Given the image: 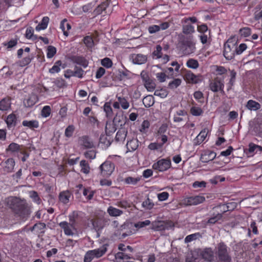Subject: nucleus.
Listing matches in <instances>:
<instances>
[{"instance_id": "e2e57ef3", "label": "nucleus", "mask_w": 262, "mask_h": 262, "mask_svg": "<svg viewBox=\"0 0 262 262\" xmlns=\"http://www.w3.org/2000/svg\"><path fill=\"white\" fill-rule=\"evenodd\" d=\"M78 216L77 212L74 211L69 215V223H72L73 225L75 226L76 219Z\"/></svg>"}, {"instance_id": "f257e3e1", "label": "nucleus", "mask_w": 262, "mask_h": 262, "mask_svg": "<svg viewBox=\"0 0 262 262\" xmlns=\"http://www.w3.org/2000/svg\"><path fill=\"white\" fill-rule=\"evenodd\" d=\"M215 254L216 262H232L230 248L223 242L217 244Z\"/></svg>"}, {"instance_id": "4d7b16f0", "label": "nucleus", "mask_w": 262, "mask_h": 262, "mask_svg": "<svg viewBox=\"0 0 262 262\" xmlns=\"http://www.w3.org/2000/svg\"><path fill=\"white\" fill-rule=\"evenodd\" d=\"M83 73L84 71L81 68L77 67L75 68L74 70V76L81 78L83 77Z\"/></svg>"}, {"instance_id": "7ed1b4c3", "label": "nucleus", "mask_w": 262, "mask_h": 262, "mask_svg": "<svg viewBox=\"0 0 262 262\" xmlns=\"http://www.w3.org/2000/svg\"><path fill=\"white\" fill-rule=\"evenodd\" d=\"M107 245H103L99 248L86 252L84 258V262H91L94 258L102 256L107 251Z\"/></svg>"}, {"instance_id": "49530a36", "label": "nucleus", "mask_w": 262, "mask_h": 262, "mask_svg": "<svg viewBox=\"0 0 262 262\" xmlns=\"http://www.w3.org/2000/svg\"><path fill=\"white\" fill-rule=\"evenodd\" d=\"M151 224V222L149 220H145L142 222H139L137 223L134 224L133 225L132 224V227H135L137 228H143L145 226H148Z\"/></svg>"}, {"instance_id": "680f3d73", "label": "nucleus", "mask_w": 262, "mask_h": 262, "mask_svg": "<svg viewBox=\"0 0 262 262\" xmlns=\"http://www.w3.org/2000/svg\"><path fill=\"white\" fill-rule=\"evenodd\" d=\"M104 111L107 117H111L112 115V109L108 103H105L103 106Z\"/></svg>"}, {"instance_id": "3c124183", "label": "nucleus", "mask_w": 262, "mask_h": 262, "mask_svg": "<svg viewBox=\"0 0 262 262\" xmlns=\"http://www.w3.org/2000/svg\"><path fill=\"white\" fill-rule=\"evenodd\" d=\"M203 112L201 108L199 107L193 106L190 109V113L193 116H200L202 114Z\"/></svg>"}, {"instance_id": "473e14b6", "label": "nucleus", "mask_w": 262, "mask_h": 262, "mask_svg": "<svg viewBox=\"0 0 262 262\" xmlns=\"http://www.w3.org/2000/svg\"><path fill=\"white\" fill-rule=\"evenodd\" d=\"M20 147H23L22 145H19L15 143H11L7 148V151L11 152H18L20 150Z\"/></svg>"}, {"instance_id": "ddd939ff", "label": "nucleus", "mask_w": 262, "mask_h": 262, "mask_svg": "<svg viewBox=\"0 0 262 262\" xmlns=\"http://www.w3.org/2000/svg\"><path fill=\"white\" fill-rule=\"evenodd\" d=\"M59 226L63 230L66 235L72 236L74 234V231L76 230L72 223H69L66 221L61 222L59 224Z\"/></svg>"}, {"instance_id": "338daca9", "label": "nucleus", "mask_w": 262, "mask_h": 262, "mask_svg": "<svg viewBox=\"0 0 262 262\" xmlns=\"http://www.w3.org/2000/svg\"><path fill=\"white\" fill-rule=\"evenodd\" d=\"M84 156L86 158L94 159L96 157V153L94 150H89L84 153Z\"/></svg>"}, {"instance_id": "2f4dec72", "label": "nucleus", "mask_w": 262, "mask_h": 262, "mask_svg": "<svg viewBox=\"0 0 262 262\" xmlns=\"http://www.w3.org/2000/svg\"><path fill=\"white\" fill-rule=\"evenodd\" d=\"M22 124L24 126H27L30 128H37L38 127V122L36 120H24Z\"/></svg>"}, {"instance_id": "c756f323", "label": "nucleus", "mask_w": 262, "mask_h": 262, "mask_svg": "<svg viewBox=\"0 0 262 262\" xmlns=\"http://www.w3.org/2000/svg\"><path fill=\"white\" fill-rule=\"evenodd\" d=\"M143 103L146 107H149L155 103V99L151 95H148L143 99Z\"/></svg>"}, {"instance_id": "4468645a", "label": "nucleus", "mask_w": 262, "mask_h": 262, "mask_svg": "<svg viewBox=\"0 0 262 262\" xmlns=\"http://www.w3.org/2000/svg\"><path fill=\"white\" fill-rule=\"evenodd\" d=\"M110 3V0H106L97 7L95 12L96 14H99L104 11L106 14H110L113 11V9L108 8Z\"/></svg>"}, {"instance_id": "bf43d9fd", "label": "nucleus", "mask_w": 262, "mask_h": 262, "mask_svg": "<svg viewBox=\"0 0 262 262\" xmlns=\"http://www.w3.org/2000/svg\"><path fill=\"white\" fill-rule=\"evenodd\" d=\"M101 64L106 68H110L112 66L113 62L109 58L106 57L101 60Z\"/></svg>"}, {"instance_id": "4c0bfd02", "label": "nucleus", "mask_w": 262, "mask_h": 262, "mask_svg": "<svg viewBox=\"0 0 262 262\" xmlns=\"http://www.w3.org/2000/svg\"><path fill=\"white\" fill-rule=\"evenodd\" d=\"M80 166L81 168V171L84 173L88 174L90 172V167L88 163L85 160H82L80 162Z\"/></svg>"}, {"instance_id": "a878e982", "label": "nucleus", "mask_w": 262, "mask_h": 262, "mask_svg": "<svg viewBox=\"0 0 262 262\" xmlns=\"http://www.w3.org/2000/svg\"><path fill=\"white\" fill-rule=\"evenodd\" d=\"M49 18L47 16L43 17L41 22L36 27L35 29L37 31L45 30L47 28L49 24Z\"/></svg>"}, {"instance_id": "72a5a7b5", "label": "nucleus", "mask_w": 262, "mask_h": 262, "mask_svg": "<svg viewBox=\"0 0 262 262\" xmlns=\"http://www.w3.org/2000/svg\"><path fill=\"white\" fill-rule=\"evenodd\" d=\"M154 205H155L152 201L148 198L142 203V206L146 210L151 209L154 207Z\"/></svg>"}, {"instance_id": "bb28decb", "label": "nucleus", "mask_w": 262, "mask_h": 262, "mask_svg": "<svg viewBox=\"0 0 262 262\" xmlns=\"http://www.w3.org/2000/svg\"><path fill=\"white\" fill-rule=\"evenodd\" d=\"M6 122L8 127L10 128L15 126L16 124V117L15 115L13 114L9 115L6 119Z\"/></svg>"}, {"instance_id": "0eeeda50", "label": "nucleus", "mask_w": 262, "mask_h": 262, "mask_svg": "<svg viewBox=\"0 0 262 262\" xmlns=\"http://www.w3.org/2000/svg\"><path fill=\"white\" fill-rule=\"evenodd\" d=\"M200 256L206 262L215 261V254L211 247H206L200 250Z\"/></svg>"}, {"instance_id": "0e129e2a", "label": "nucleus", "mask_w": 262, "mask_h": 262, "mask_svg": "<svg viewBox=\"0 0 262 262\" xmlns=\"http://www.w3.org/2000/svg\"><path fill=\"white\" fill-rule=\"evenodd\" d=\"M51 114V108L49 106H45L41 111V115L44 117H48Z\"/></svg>"}, {"instance_id": "cd10ccee", "label": "nucleus", "mask_w": 262, "mask_h": 262, "mask_svg": "<svg viewBox=\"0 0 262 262\" xmlns=\"http://www.w3.org/2000/svg\"><path fill=\"white\" fill-rule=\"evenodd\" d=\"M60 28L63 31V34L68 36L69 34L68 31L71 29V25L67 22L66 19H64L61 21Z\"/></svg>"}, {"instance_id": "774afa93", "label": "nucleus", "mask_w": 262, "mask_h": 262, "mask_svg": "<svg viewBox=\"0 0 262 262\" xmlns=\"http://www.w3.org/2000/svg\"><path fill=\"white\" fill-rule=\"evenodd\" d=\"M156 77L160 82H163L165 81L166 75L164 73L160 72L156 74Z\"/></svg>"}, {"instance_id": "5701e85b", "label": "nucleus", "mask_w": 262, "mask_h": 262, "mask_svg": "<svg viewBox=\"0 0 262 262\" xmlns=\"http://www.w3.org/2000/svg\"><path fill=\"white\" fill-rule=\"evenodd\" d=\"M11 107V101L9 97H6L0 101V110L7 111Z\"/></svg>"}, {"instance_id": "c03bdc74", "label": "nucleus", "mask_w": 262, "mask_h": 262, "mask_svg": "<svg viewBox=\"0 0 262 262\" xmlns=\"http://www.w3.org/2000/svg\"><path fill=\"white\" fill-rule=\"evenodd\" d=\"M222 213H218L215 215H213V216L210 217L208 220V223L211 224H214L216 223L218 221L220 220L222 218Z\"/></svg>"}, {"instance_id": "a211bd4d", "label": "nucleus", "mask_w": 262, "mask_h": 262, "mask_svg": "<svg viewBox=\"0 0 262 262\" xmlns=\"http://www.w3.org/2000/svg\"><path fill=\"white\" fill-rule=\"evenodd\" d=\"M72 193L69 190L63 191L59 194V200L63 204H67L70 202Z\"/></svg>"}, {"instance_id": "1a4fd4ad", "label": "nucleus", "mask_w": 262, "mask_h": 262, "mask_svg": "<svg viewBox=\"0 0 262 262\" xmlns=\"http://www.w3.org/2000/svg\"><path fill=\"white\" fill-rule=\"evenodd\" d=\"M123 231H125V232H123L121 235L120 237L121 238H124L126 236L134 234L137 230L132 229V224L125 223L119 227L117 234H118V232L121 234V232Z\"/></svg>"}, {"instance_id": "6e6552de", "label": "nucleus", "mask_w": 262, "mask_h": 262, "mask_svg": "<svg viewBox=\"0 0 262 262\" xmlns=\"http://www.w3.org/2000/svg\"><path fill=\"white\" fill-rule=\"evenodd\" d=\"M101 174L103 177H109L115 169V165L110 161H105L100 166Z\"/></svg>"}, {"instance_id": "aec40b11", "label": "nucleus", "mask_w": 262, "mask_h": 262, "mask_svg": "<svg viewBox=\"0 0 262 262\" xmlns=\"http://www.w3.org/2000/svg\"><path fill=\"white\" fill-rule=\"evenodd\" d=\"M208 129L205 128L202 130L194 140V144L195 145H200L206 138Z\"/></svg>"}, {"instance_id": "c85d7f7f", "label": "nucleus", "mask_w": 262, "mask_h": 262, "mask_svg": "<svg viewBox=\"0 0 262 262\" xmlns=\"http://www.w3.org/2000/svg\"><path fill=\"white\" fill-rule=\"evenodd\" d=\"M246 107L249 110L257 111L260 108V105L255 101L250 100L248 101Z\"/></svg>"}, {"instance_id": "393cba45", "label": "nucleus", "mask_w": 262, "mask_h": 262, "mask_svg": "<svg viewBox=\"0 0 262 262\" xmlns=\"http://www.w3.org/2000/svg\"><path fill=\"white\" fill-rule=\"evenodd\" d=\"M107 212L111 216L115 217L119 216L123 213L122 210L113 206H110L107 209Z\"/></svg>"}, {"instance_id": "f03ea898", "label": "nucleus", "mask_w": 262, "mask_h": 262, "mask_svg": "<svg viewBox=\"0 0 262 262\" xmlns=\"http://www.w3.org/2000/svg\"><path fill=\"white\" fill-rule=\"evenodd\" d=\"M237 51V40L233 37L228 39L224 45V56L228 60L233 59Z\"/></svg>"}, {"instance_id": "9b49d317", "label": "nucleus", "mask_w": 262, "mask_h": 262, "mask_svg": "<svg viewBox=\"0 0 262 262\" xmlns=\"http://www.w3.org/2000/svg\"><path fill=\"white\" fill-rule=\"evenodd\" d=\"M224 86V85L223 81L218 78L212 81L209 84L210 89L212 92H217L220 91L223 94L224 93L223 90Z\"/></svg>"}, {"instance_id": "7c9ffc66", "label": "nucleus", "mask_w": 262, "mask_h": 262, "mask_svg": "<svg viewBox=\"0 0 262 262\" xmlns=\"http://www.w3.org/2000/svg\"><path fill=\"white\" fill-rule=\"evenodd\" d=\"M253 130L259 136L262 137V122H255L252 126Z\"/></svg>"}, {"instance_id": "37998d69", "label": "nucleus", "mask_w": 262, "mask_h": 262, "mask_svg": "<svg viewBox=\"0 0 262 262\" xmlns=\"http://www.w3.org/2000/svg\"><path fill=\"white\" fill-rule=\"evenodd\" d=\"M140 180V178L127 177L124 179V182L127 184L135 185Z\"/></svg>"}, {"instance_id": "a19ab883", "label": "nucleus", "mask_w": 262, "mask_h": 262, "mask_svg": "<svg viewBox=\"0 0 262 262\" xmlns=\"http://www.w3.org/2000/svg\"><path fill=\"white\" fill-rule=\"evenodd\" d=\"M74 62L77 64H80L83 67L85 68L88 65V62L87 60L82 57H76L74 59Z\"/></svg>"}, {"instance_id": "f704fd0d", "label": "nucleus", "mask_w": 262, "mask_h": 262, "mask_svg": "<svg viewBox=\"0 0 262 262\" xmlns=\"http://www.w3.org/2000/svg\"><path fill=\"white\" fill-rule=\"evenodd\" d=\"M82 144L83 146L87 148H91L93 147V143L91 141L89 138L87 137H82L81 138Z\"/></svg>"}, {"instance_id": "58836bf2", "label": "nucleus", "mask_w": 262, "mask_h": 262, "mask_svg": "<svg viewBox=\"0 0 262 262\" xmlns=\"http://www.w3.org/2000/svg\"><path fill=\"white\" fill-rule=\"evenodd\" d=\"M186 65L189 68L195 69L199 67V64L198 60L194 59H190L187 61Z\"/></svg>"}, {"instance_id": "e433bc0d", "label": "nucleus", "mask_w": 262, "mask_h": 262, "mask_svg": "<svg viewBox=\"0 0 262 262\" xmlns=\"http://www.w3.org/2000/svg\"><path fill=\"white\" fill-rule=\"evenodd\" d=\"M147 90L149 92L153 91L156 88V84L152 80L149 79L144 83Z\"/></svg>"}, {"instance_id": "13d9d810", "label": "nucleus", "mask_w": 262, "mask_h": 262, "mask_svg": "<svg viewBox=\"0 0 262 262\" xmlns=\"http://www.w3.org/2000/svg\"><path fill=\"white\" fill-rule=\"evenodd\" d=\"M241 35L244 37L249 36L251 34V30L250 28L245 27L239 30Z\"/></svg>"}, {"instance_id": "412c9836", "label": "nucleus", "mask_w": 262, "mask_h": 262, "mask_svg": "<svg viewBox=\"0 0 262 262\" xmlns=\"http://www.w3.org/2000/svg\"><path fill=\"white\" fill-rule=\"evenodd\" d=\"M126 146L128 151H135L139 146L138 141L137 139H133L127 142Z\"/></svg>"}, {"instance_id": "69168bd1", "label": "nucleus", "mask_w": 262, "mask_h": 262, "mask_svg": "<svg viewBox=\"0 0 262 262\" xmlns=\"http://www.w3.org/2000/svg\"><path fill=\"white\" fill-rule=\"evenodd\" d=\"M169 194L167 192H163L158 194V198L159 201H163L167 200L168 198Z\"/></svg>"}, {"instance_id": "b1692460", "label": "nucleus", "mask_w": 262, "mask_h": 262, "mask_svg": "<svg viewBox=\"0 0 262 262\" xmlns=\"http://www.w3.org/2000/svg\"><path fill=\"white\" fill-rule=\"evenodd\" d=\"M46 225L43 223H38L35 224L32 227L31 230H34L37 233H43L45 231Z\"/></svg>"}, {"instance_id": "c9c22d12", "label": "nucleus", "mask_w": 262, "mask_h": 262, "mask_svg": "<svg viewBox=\"0 0 262 262\" xmlns=\"http://www.w3.org/2000/svg\"><path fill=\"white\" fill-rule=\"evenodd\" d=\"M202 235L199 232L195 233L194 234H192L189 235H187L185 238V242L186 243L191 242V241H194L197 238H201Z\"/></svg>"}, {"instance_id": "6ab92c4d", "label": "nucleus", "mask_w": 262, "mask_h": 262, "mask_svg": "<svg viewBox=\"0 0 262 262\" xmlns=\"http://www.w3.org/2000/svg\"><path fill=\"white\" fill-rule=\"evenodd\" d=\"M216 157V153L213 151H208L203 154L200 160L202 162L206 163L213 160Z\"/></svg>"}, {"instance_id": "20e7f679", "label": "nucleus", "mask_w": 262, "mask_h": 262, "mask_svg": "<svg viewBox=\"0 0 262 262\" xmlns=\"http://www.w3.org/2000/svg\"><path fill=\"white\" fill-rule=\"evenodd\" d=\"M8 203L10 207L17 213H21L27 208V205L24 202L15 197L10 198Z\"/></svg>"}, {"instance_id": "052dcab7", "label": "nucleus", "mask_w": 262, "mask_h": 262, "mask_svg": "<svg viewBox=\"0 0 262 262\" xmlns=\"http://www.w3.org/2000/svg\"><path fill=\"white\" fill-rule=\"evenodd\" d=\"M22 174V169L20 168L15 174L12 176V178L14 181L18 183L21 178Z\"/></svg>"}, {"instance_id": "4be33fe9", "label": "nucleus", "mask_w": 262, "mask_h": 262, "mask_svg": "<svg viewBox=\"0 0 262 262\" xmlns=\"http://www.w3.org/2000/svg\"><path fill=\"white\" fill-rule=\"evenodd\" d=\"M146 56L142 54H138L133 56V61L135 64H143L146 61Z\"/></svg>"}, {"instance_id": "9d476101", "label": "nucleus", "mask_w": 262, "mask_h": 262, "mask_svg": "<svg viewBox=\"0 0 262 262\" xmlns=\"http://www.w3.org/2000/svg\"><path fill=\"white\" fill-rule=\"evenodd\" d=\"M170 160L161 159L152 165V168L160 171H164L170 168Z\"/></svg>"}, {"instance_id": "a18cd8bd", "label": "nucleus", "mask_w": 262, "mask_h": 262, "mask_svg": "<svg viewBox=\"0 0 262 262\" xmlns=\"http://www.w3.org/2000/svg\"><path fill=\"white\" fill-rule=\"evenodd\" d=\"M56 53V49L52 46H49L47 48V56L48 58H52Z\"/></svg>"}, {"instance_id": "de8ad7c7", "label": "nucleus", "mask_w": 262, "mask_h": 262, "mask_svg": "<svg viewBox=\"0 0 262 262\" xmlns=\"http://www.w3.org/2000/svg\"><path fill=\"white\" fill-rule=\"evenodd\" d=\"M162 48L160 45H157L156 50L153 52L152 55L156 58H160L162 57L163 53L162 52Z\"/></svg>"}, {"instance_id": "39448f33", "label": "nucleus", "mask_w": 262, "mask_h": 262, "mask_svg": "<svg viewBox=\"0 0 262 262\" xmlns=\"http://www.w3.org/2000/svg\"><path fill=\"white\" fill-rule=\"evenodd\" d=\"M174 226L173 223L169 221L156 220L151 223V229L154 231L168 230Z\"/></svg>"}, {"instance_id": "8fccbe9b", "label": "nucleus", "mask_w": 262, "mask_h": 262, "mask_svg": "<svg viewBox=\"0 0 262 262\" xmlns=\"http://www.w3.org/2000/svg\"><path fill=\"white\" fill-rule=\"evenodd\" d=\"M126 136V133L123 130H119L117 134L115 139L118 141H123Z\"/></svg>"}, {"instance_id": "f3484780", "label": "nucleus", "mask_w": 262, "mask_h": 262, "mask_svg": "<svg viewBox=\"0 0 262 262\" xmlns=\"http://www.w3.org/2000/svg\"><path fill=\"white\" fill-rule=\"evenodd\" d=\"M38 101L37 96L34 94H31L24 101V104L26 107H30L33 106Z\"/></svg>"}, {"instance_id": "2eb2a0df", "label": "nucleus", "mask_w": 262, "mask_h": 262, "mask_svg": "<svg viewBox=\"0 0 262 262\" xmlns=\"http://www.w3.org/2000/svg\"><path fill=\"white\" fill-rule=\"evenodd\" d=\"M185 79L188 83L195 84L200 82L201 81L200 76L195 75L190 71H187L184 76Z\"/></svg>"}, {"instance_id": "79ce46f5", "label": "nucleus", "mask_w": 262, "mask_h": 262, "mask_svg": "<svg viewBox=\"0 0 262 262\" xmlns=\"http://www.w3.org/2000/svg\"><path fill=\"white\" fill-rule=\"evenodd\" d=\"M117 99L122 108L126 110L129 106V104L124 97H117Z\"/></svg>"}, {"instance_id": "423d86ee", "label": "nucleus", "mask_w": 262, "mask_h": 262, "mask_svg": "<svg viewBox=\"0 0 262 262\" xmlns=\"http://www.w3.org/2000/svg\"><path fill=\"white\" fill-rule=\"evenodd\" d=\"M184 53L189 55L195 51V43L192 36L186 37L182 42Z\"/></svg>"}, {"instance_id": "f8f14e48", "label": "nucleus", "mask_w": 262, "mask_h": 262, "mask_svg": "<svg viewBox=\"0 0 262 262\" xmlns=\"http://www.w3.org/2000/svg\"><path fill=\"white\" fill-rule=\"evenodd\" d=\"M205 200V198L203 196L196 195L190 196L185 199L184 200V203L187 206L197 205L202 203Z\"/></svg>"}, {"instance_id": "5fc2aeb1", "label": "nucleus", "mask_w": 262, "mask_h": 262, "mask_svg": "<svg viewBox=\"0 0 262 262\" xmlns=\"http://www.w3.org/2000/svg\"><path fill=\"white\" fill-rule=\"evenodd\" d=\"M220 207L223 208V212H225L227 210H229L230 209H233L234 207H236V203L232 202L230 203L227 204V205H223L219 206Z\"/></svg>"}, {"instance_id": "603ef678", "label": "nucleus", "mask_w": 262, "mask_h": 262, "mask_svg": "<svg viewBox=\"0 0 262 262\" xmlns=\"http://www.w3.org/2000/svg\"><path fill=\"white\" fill-rule=\"evenodd\" d=\"M84 43L89 48H92L94 46V41L93 38L89 36H87L84 38Z\"/></svg>"}, {"instance_id": "dca6fc26", "label": "nucleus", "mask_w": 262, "mask_h": 262, "mask_svg": "<svg viewBox=\"0 0 262 262\" xmlns=\"http://www.w3.org/2000/svg\"><path fill=\"white\" fill-rule=\"evenodd\" d=\"M15 162L13 158L8 159L4 164L3 170L7 173H11L13 171Z\"/></svg>"}, {"instance_id": "ea45409f", "label": "nucleus", "mask_w": 262, "mask_h": 262, "mask_svg": "<svg viewBox=\"0 0 262 262\" xmlns=\"http://www.w3.org/2000/svg\"><path fill=\"white\" fill-rule=\"evenodd\" d=\"M61 64V61L58 60L55 62V64L49 70V72L51 74L58 73L60 71V66Z\"/></svg>"}, {"instance_id": "864d4df0", "label": "nucleus", "mask_w": 262, "mask_h": 262, "mask_svg": "<svg viewBox=\"0 0 262 262\" xmlns=\"http://www.w3.org/2000/svg\"><path fill=\"white\" fill-rule=\"evenodd\" d=\"M194 32L193 26L190 25L184 26L183 28V32L184 34H191Z\"/></svg>"}, {"instance_id": "6e6d98bb", "label": "nucleus", "mask_w": 262, "mask_h": 262, "mask_svg": "<svg viewBox=\"0 0 262 262\" xmlns=\"http://www.w3.org/2000/svg\"><path fill=\"white\" fill-rule=\"evenodd\" d=\"M74 129L75 127L73 125H69L65 130V136L68 138L71 137L73 134Z\"/></svg>"}, {"instance_id": "09e8293b", "label": "nucleus", "mask_w": 262, "mask_h": 262, "mask_svg": "<svg viewBox=\"0 0 262 262\" xmlns=\"http://www.w3.org/2000/svg\"><path fill=\"white\" fill-rule=\"evenodd\" d=\"M181 79L179 78L175 79L169 83L168 88L171 89L177 88L181 84Z\"/></svg>"}]
</instances>
